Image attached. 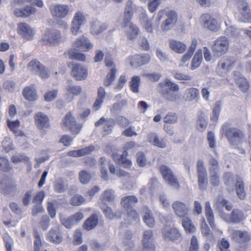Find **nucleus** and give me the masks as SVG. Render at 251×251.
<instances>
[{"mask_svg": "<svg viewBox=\"0 0 251 251\" xmlns=\"http://www.w3.org/2000/svg\"><path fill=\"white\" fill-rule=\"evenodd\" d=\"M134 10V5L133 1L131 0H128L125 9L122 27H128L126 31V34L129 40H134L140 34V29L138 27L131 22Z\"/></svg>", "mask_w": 251, "mask_h": 251, "instance_id": "obj_1", "label": "nucleus"}, {"mask_svg": "<svg viewBox=\"0 0 251 251\" xmlns=\"http://www.w3.org/2000/svg\"><path fill=\"white\" fill-rule=\"evenodd\" d=\"M165 16L167 18L162 22L160 28L163 31H167L176 24L177 21V14L174 10L167 8L159 11L156 21L159 22Z\"/></svg>", "mask_w": 251, "mask_h": 251, "instance_id": "obj_2", "label": "nucleus"}, {"mask_svg": "<svg viewBox=\"0 0 251 251\" xmlns=\"http://www.w3.org/2000/svg\"><path fill=\"white\" fill-rule=\"evenodd\" d=\"M222 130L232 145L241 143L245 137V133L241 129L236 127H231L228 123L224 124L222 126Z\"/></svg>", "mask_w": 251, "mask_h": 251, "instance_id": "obj_3", "label": "nucleus"}, {"mask_svg": "<svg viewBox=\"0 0 251 251\" xmlns=\"http://www.w3.org/2000/svg\"><path fill=\"white\" fill-rule=\"evenodd\" d=\"M159 85L161 88L162 95L164 96L168 100L175 101L179 98L178 94L170 93V92H174L178 91L179 87L177 84L172 82L170 80L166 79L164 81L160 83Z\"/></svg>", "mask_w": 251, "mask_h": 251, "instance_id": "obj_4", "label": "nucleus"}, {"mask_svg": "<svg viewBox=\"0 0 251 251\" xmlns=\"http://www.w3.org/2000/svg\"><path fill=\"white\" fill-rule=\"evenodd\" d=\"M237 62L235 57L232 56H226L219 60L217 67L216 72L220 76H224L232 70Z\"/></svg>", "mask_w": 251, "mask_h": 251, "instance_id": "obj_5", "label": "nucleus"}, {"mask_svg": "<svg viewBox=\"0 0 251 251\" xmlns=\"http://www.w3.org/2000/svg\"><path fill=\"white\" fill-rule=\"evenodd\" d=\"M229 48V42L227 38L220 36L215 40L211 50L215 55L222 56L228 52Z\"/></svg>", "mask_w": 251, "mask_h": 251, "instance_id": "obj_6", "label": "nucleus"}, {"mask_svg": "<svg viewBox=\"0 0 251 251\" xmlns=\"http://www.w3.org/2000/svg\"><path fill=\"white\" fill-rule=\"evenodd\" d=\"M237 9L241 17L240 21L244 23H251V9L245 0H238Z\"/></svg>", "mask_w": 251, "mask_h": 251, "instance_id": "obj_7", "label": "nucleus"}, {"mask_svg": "<svg viewBox=\"0 0 251 251\" xmlns=\"http://www.w3.org/2000/svg\"><path fill=\"white\" fill-rule=\"evenodd\" d=\"M0 185L3 187V191L5 194L14 196L17 192V184L12 176H5L1 179Z\"/></svg>", "mask_w": 251, "mask_h": 251, "instance_id": "obj_8", "label": "nucleus"}, {"mask_svg": "<svg viewBox=\"0 0 251 251\" xmlns=\"http://www.w3.org/2000/svg\"><path fill=\"white\" fill-rule=\"evenodd\" d=\"M162 233L164 239L166 241L179 242L182 238L179 231L175 227L165 226L162 229Z\"/></svg>", "mask_w": 251, "mask_h": 251, "instance_id": "obj_9", "label": "nucleus"}, {"mask_svg": "<svg viewBox=\"0 0 251 251\" xmlns=\"http://www.w3.org/2000/svg\"><path fill=\"white\" fill-rule=\"evenodd\" d=\"M61 126L67 127L73 134H77L82 127L81 125L77 123L75 118L70 112L64 117Z\"/></svg>", "mask_w": 251, "mask_h": 251, "instance_id": "obj_10", "label": "nucleus"}, {"mask_svg": "<svg viewBox=\"0 0 251 251\" xmlns=\"http://www.w3.org/2000/svg\"><path fill=\"white\" fill-rule=\"evenodd\" d=\"M159 170L163 179L169 185L176 188H179V182L171 169L165 165H162L160 166Z\"/></svg>", "mask_w": 251, "mask_h": 251, "instance_id": "obj_11", "label": "nucleus"}, {"mask_svg": "<svg viewBox=\"0 0 251 251\" xmlns=\"http://www.w3.org/2000/svg\"><path fill=\"white\" fill-rule=\"evenodd\" d=\"M143 248L139 251H155V246L153 243V233L151 230H147L143 233L142 240Z\"/></svg>", "mask_w": 251, "mask_h": 251, "instance_id": "obj_12", "label": "nucleus"}, {"mask_svg": "<svg viewBox=\"0 0 251 251\" xmlns=\"http://www.w3.org/2000/svg\"><path fill=\"white\" fill-rule=\"evenodd\" d=\"M200 20L203 27L212 31L218 30L219 27L216 20L209 13L202 14Z\"/></svg>", "mask_w": 251, "mask_h": 251, "instance_id": "obj_13", "label": "nucleus"}, {"mask_svg": "<svg viewBox=\"0 0 251 251\" xmlns=\"http://www.w3.org/2000/svg\"><path fill=\"white\" fill-rule=\"evenodd\" d=\"M72 46L75 49L87 52L92 49L93 45L87 37L81 36L73 42Z\"/></svg>", "mask_w": 251, "mask_h": 251, "instance_id": "obj_14", "label": "nucleus"}, {"mask_svg": "<svg viewBox=\"0 0 251 251\" xmlns=\"http://www.w3.org/2000/svg\"><path fill=\"white\" fill-rule=\"evenodd\" d=\"M198 176V184L200 189H204L207 184V173L202 160H199L197 164Z\"/></svg>", "mask_w": 251, "mask_h": 251, "instance_id": "obj_15", "label": "nucleus"}, {"mask_svg": "<svg viewBox=\"0 0 251 251\" xmlns=\"http://www.w3.org/2000/svg\"><path fill=\"white\" fill-rule=\"evenodd\" d=\"M43 41L46 45L58 43L61 40L60 32L55 30L48 29L43 37Z\"/></svg>", "mask_w": 251, "mask_h": 251, "instance_id": "obj_16", "label": "nucleus"}, {"mask_svg": "<svg viewBox=\"0 0 251 251\" xmlns=\"http://www.w3.org/2000/svg\"><path fill=\"white\" fill-rule=\"evenodd\" d=\"M34 118L35 124L38 129L42 130L50 127L49 118L44 113L38 112L35 114Z\"/></svg>", "mask_w": 251, "mask_h": 251, "instance_id": "obj_17", "label": "nucleus"}, {"mask_svg": "<svg viewBox=\"0 0 251 251\" xmlns=\"http://www.w3.org/2000/svg\"><path fill=\"white\" fill-rule=\"evenodd\" d=\"M17 31L26 41L31 40L34 34L33 30L25 23H20L18 24Z\"/></svg>", "mask_w": 251, "mask_h": 251, "instance_id": "obj_18", "label": "nucleus"}, {"mask_svg": "<svg viewBox=\"0 0 251 251\" xmlns=\"http://www.w3.org/2000/svg\"><path fill=\"white\" fill-rule=\"evenodd\" d=\"M50 10L53 17L63 18L68 14L69 7L67 5L56 4L50 6Z\"/></svg>", "mask_w": 251, "mask_h": 251, "instance_id": "obj_19", "label": "nucleus"}, {"mask_svg": "<svg viewBox=\"0 0 251 251\" xmlns=\"http://www.w3.org/2000/svg\"><path fill=\"white\" fill-rule=\"evenodd\" d=\"M71 73L76 80H84L88 75L87 69L79 64L73 65Z\"/></svg>", "mask_w": 251, "mask_h": 251, "instance_id": "obj_20", "label": "nucleus"}, {"mask_svg": "<svg viewBox=\"0 0 251 251\" xmlns=\"http://www.w3.org/2000/svg\"><path fill=\"white\" fill-rule=\"evenodd\" d=\"M85 20V17L82 12L78 11L75 13L72 21L71 29L73 34L76 35L80 26L84 24Z\"/></svg>", "mask_w": 251, "mask_h": 251, "instance_id": "obj_21", "label": "nucleus"}, {"mask_svg": "<svg viewBox=\"0 0 251 251\" xmlns=\"http://www.w3.org/2000/svg\"><path fill=\"white\" fill-rule=\"evenodd\" d=\"M151 60V56L147 53L135 54L133 56L130 60L132 66L139 67L148 64Z\"/></svg>", "mask_w": 251, "mask_h": 251, "instance_id": "obj_22", "label": "nucleus"}, {"mask_svg": "<svg viewBox=\"0 0 251 251\" xmlns=\"http://www.w3.org/2000/svg\"><path fill=\"white\" fill-rule=\"evenodd\" d=\"M103 124L102 134L104 136L110 134L113 129L114 125V122L112 119H106L104 117H101L100 119L95 123V126L98 127L100 125Z\"/></svg>", "mask_w": 251, "mask_h": 251, "instance_id": "obj_23", "label": "nucleus"}, {"mask_svg": "<svg viewBox=\"0 0 251 251\" xmlns=\"http://www.w3.org/2000/svg\"><path fill=\"white\" fill-rule=\"evenodd\" d=\"M232 240L240 244L246 243L251 239L250 234L246 231L234 230L232 234Z\"/></svg>", "mask_w": 251, "mask_h": 251, "instance_id": "obj_24", "label": "nucleus"}, {"mask_svg": "<svg viewBox=\"0 0 251 251\" xmlns=\"http://www.w3.org/2000/svg\"><path fill=\"white\" fill-rule=\"evenodd\" d=\"M148 139L149 142L158 148H165L167 146L166 140L159 137L155 133L151 132L148 134Z\"/></svg>", "mask_w": 251, "mask_h": 251, "instance_id": "obj_25", "label": "nucleus"}, {"mask_svg": "<svg viewBox=\"0 0 251 251\" xmlns=\"http://www.w3.org/2000/svg\"><path fill=\"white\" fill-rule=\"evenodd\" d=\"M36 12V9L31 6L26 5L23 8H16L14 14L17 17L26 18L34 14Z\"/></svg>", "mask_w": 251, "mask_h": 251, "instance_id": "obj_26", "label": "nucleus"}, {"mask_svg": "<svg viewBox=\"0 0 251 251\" xmlns=\"http://www.w3.org/2000/svg\"><path fill=\"white\" fill-rule=\"evenodd\" d=\"M172 207L178 217L183 218L188 214V209L183 202L176 201L172 204Z\"/></svg>", "mask_w": 251, "mask_h": 251, "instance_id": "obj_27", "label": "nucleus"}, {"mask_svg": "<svg viewBox=\"0 0 251 251\" xmlns=\"http://www.w3.org/2000/svg\"><path fill=\"white\" fill-rule=\"evenodd\" d=\"M128 153L126 151H124L123 153L119 156L117 153L112 154V158L116 162L121 164L124 167L130 168L132 162L126 158Z\"/></svg>", "mask_w": 251, "mask_h": 251, "instance_id": "obj_28", "label": "nucleus"}, {"mask_svg": "<svg viewBox=\"0 0 251 251\" xmlns=\"http://www.w3.org/2000/svg\"><path fill=\"white\" fill-rule=\"evenodd\" d=\"M48 240L54 244H59L63 241L62 233L58 228L51 229L48 233Z\"/></svg>", "mask_w": 251, "mask_h": 251, "instance_id": "obj_29", "label": "nucleus"}, {"mask_svg": "<svg viewBox=\"0 0 251 251\" xmlns=\"http://www.w3.org/2000/svg\"><path fill=\"white\" fill-rule=\"evenodd\" d=\"M106 95L105 89L102 87H100L98 89L97 96L93 105V109L95 111L98 110L101 106L104 101Z\"/></svg>", "mask_w": 251, "mask_h": 251, "instance_id": "obj_30", "label": "nucleus"}, {"mask_svg": "<svg viewBox=\"0 0 251 251\" xmlns=\"http://www.w3.org/2000/svg\"><path fill=\"white\" fill-rule=\"evenodd\" d=\"M23 95L28 101H33L38 98L37 92L33 85L25 87L23 91Z\"/></svg>", "mask_w": 251, "mask_h": 251, "instance_id": "obj_31", "label": "nucleus"}, {"mask_svg": "<svg viewBox=\"0 0 251 251\" xmlns=\"http://www.w3.org/2000/svg\"><path fill=\"white\" fill-rule=\"evenodd\" d=\"M6 122L7 126L10 130L12 131L16 136L22 137L25 135L21 130L19 129L20 126V122L19 120L10 121L8 119Z\"/></svg>", "mask_w": 251, "mask_h": 251, "instance_id": "obj_32", "label": "nucleus"}, {"mask_svg": "<svg viewBox=\"0 0 251 251\" xmlns=\"http://www.w3.org/2000/svg\"><path fill=\"white\" fill-rule=\"evenodd\" d=\"M138 201V198L135 196H127L123 197L121 200V205L125 209L133 207V205Z\"/></svg>", "mask_w": 251, "mask_h": 251, "instance_id": "obj_33", "label": "nucleus"}, {"mask_svg": "<svg viewBox=\"0 0 251 251\" xmlns=\"http://www.w3.org/2000/svg\"><path fill=\"white\" fill-rule=\"evenodd\" d=\"M99 217L97 214H92L84 222L83 228L87 230H91L98 224Z\"/></svg>", "mask_w": 251, "mask_h": 251, "instance_id": "obj_34", "label": "nucleus"}, {"mask_svg": "<svg viewBox=\"0 0 251 251\" xmlns=\"http://www.w3.org/2000/svg\"><path fill=\"white\" fill-rule=\"evenodd\" d=\"M169 46L172 50L178 53H183L186 49L185 44L174 39L169 41Z\"/></svg>", "mask_w": 251, "mask_h": 251, "instance_id": "obj_35", "label": "nucleus"}, {"mask_svg": "<svg viewBox=\"0 0 251 251\" xmlns=\"http://www.w3.org/2000/svg\"><path fill=\"white\" fill-rule=\"evenodd\" d=\"M235 189L238 198L241 200H244L246 197L244 183L242 179L238 176H236Z\"/></svg>", "mask_w": 251, "mask_h": 251, "instance_id": "obj_36", "label": "nucleus"}, {"mask_svg": "<svg viewBox=\"0 0 251 251\" xmlns=\"http://www.w3.org/2000/svg\"><path fill=\"white\" fill-rule=\"evenodd\" d=\"M145 215L143 218L144 222L149 227H153L155 226V220L151 211L147 207H144Z\"/></svg>", "mask_w": 251, "mask_h": 251, "instance_id": "obj_37", "label": "nucleus"}, {"mask_svg": "<svg viewBox=\"0 0 251 251\" xmlns=\"http://www.w3.org/2000/svg\"><path fill=\"white\" fill-rule=\"evenodd\" d=\"M199 95V91L196 88L187 89L183 95V98L185 101H191L195 100Z\"/></svg>", "mask_w": 251, "mask_h": 251, "instance_id": "obj_38", "label": "nucleus"}, {"mask_svg": "<svg viewBox=\"0 0 251 251\" xmlns=\"http://www.w3.org/2000/svg\"><path fill=\"white\" fill-rule=\"evenodd\" d=\"M107 28L106 25L100 22L96 21L92 24L90 32L93 35H99Z\"/></svg>", "mask_w": 251, "mask_h": 251, "instance_id": "obj_39", "label": "nucleus"}, {"mask_svg": "<svg viewBox=\"0 0 251 251\" xmlns=\"http://www.w3.org/2000/svg\"><path fill=\"white\" fill-rule=\"evenodd\" d=\"M245 216L244 213L238 209H233L230 216L231 221L234 223H238L244 220Z\"/></svg>", "mask_w": 251, "mask_h": 251, "instance_id": "obj_40", "label": "nucleus"}, {"mask_svg": "<svg viewBox=\"0 0 251 251\" xmlns=\"http://www.w3.org/2000/svg\"><path fill=\"white\" fill-rule=\"evenodd\" d=\"M182 225L186 233H194L196 230L192 221L186 216L183 217Z\"/></svg>", "mask_w": 251, "mask_h": 251, "instance_id": "obj_41", "label": "nucleus"}, {"mask_svg": "<svg viewBox=\"0 0 251 251\" xmlns=\"http://www.w3.org/2000/svg\"><path fill=\"white\" fill-rule=\"evenodd\" d=\"M205 212L207 221L212 228L214 227V219L213 210L211 207L210 202L207 201L205 204Z\"/></svg>", "mask_w": 251, "mask_h": 251, "instance_id": "obj_42", "label": "nucleus"}, {"mask_svg": "<svg viewBox=\"0 0 251 251\" xmlns=\"http://www.w3.org/2000/svg\"><path fill=\"white\" fill-rule=\"evenodd\" d=\"M140 77L138 75H134L129 82V87L130 90L134 93H137L139 92V87L140 84Z\"/></svg>", "mask_w": 251, "mask_h": 251, "instance_id": "obj_43", "label": "nucleus"}, {"mask_svg": "<svg viewBox=\"0 0 251 251\" xmlns=\"http://www.w3.org/2000/svg\"><path fill=\"white\" fill-rule=\"evenodd\" d=\"M69 57L71 59H75L76 60L84 62L86 60V57L85 55L82 53L76 52L73 49H70L67 51Z\"/></svg>", "mask_w": 251, "mask_h": 251, "instance_id": "obj_44", "label": "nucleus"}, {"mask_svg": "<svg viewBox=\"0 0 251 251\" xmlns=\"http://www.w3.org/2000/svg\"><path fill=\"white\" fill-rule=\"evenodd\" d=\"M25 3H29L30 4L39 7H42L43 2L41 0H14L13 3L15 5H23Z\"/></svg>", "mask_w": 251, "mask_h": 251, "instance_id": "obj_45", "label": "nucleus"}, {"mask_svg": "<svg viewBox=\"0 0 251 251\" xmlns=\"http://www.w3.org/2000/svg\"><path fill=\"white\" fill-rule=\"evenodd\" d=\"M115 199L114 191L112 190H106L102 194L100 200L103 203L105 202H111Z\"/></svg>", "mask_w": 251, "mask_h": 251, "instance_id": "obj_46", "label": "nucleus"}, {"mask_svg": "<svg viewBox=\"0 0 251 251\" xmlns=\"http://www.w3.org/2000/svg\"><path fill=\"white\" fill-rule=\"evenodd\" d=\"M78 175L80 182L83 184H87L92 179L91 174L85 170H81Z\"/></svg>", "mask_w": 251, "mask_h": 251, "instance_id": "obj_47", "label": "nucleus"}, {"mask_svg": "<svg viewBox=\"0 0 251 251\" xmlns=\"http://www.w3.org/2000/svg\"><path fill=\"white\" fill-rule=\"evenodd\" d=\"M116 71V69L115 67L111 69L104 80V85L105 86L108 87L113 83L115 78Z\"/></svg>", "mask_w": 251, "mask_h": 251, "instance_id": "obj_48", "label": "nucleus"}, {"mask_svg": "<svg viewBox=\"0 0 251 251\" xmlns=\"http://www.w3.org/2000/svg\"><path fill=\"white\" fill-rule=\"evenodd\" d=\"M12 170V167L9 164L8 159L0 155V170L4 172H9Z\"/></svg>", "mask_w": 251, "mask_h": 251, "instance_id": "obj_49", "label": "nucleus"}, {"mask_svg": "<svg viewBox=\"0 0 251 251\" xmlns=\"http://www.w3.org/2000/svg\"><path fill=\"white\" fill-rule=\"evenodd\" d=\"M125 210L126 212L127 219L129 221H139V214L133 207L125 209Z\"/></svg>", "mask_w": 251, "mask_h": 251, "instance_id": "obj_50", "label": "nucleus"}, {"mask_svg": "<svg viewBox=\"0 0 251 251\" xmlns=\"http://www.w3.org/2000/svg\"><path fill=\"white\" fill-rule=\"evenodd\" d=\"M221 111V103L220 101H217L213 107L212 114L210 119L212 121L217 122L218 120L220 113Z\"/></svg>", "mask_w": 251, "mask_h": 251, "instance_id": "obj_51", "label": "nucleus"}, {"mask_svg": "<svg viewBox=\"0 0 251 251\" xmlns=\"http://www.w3.org/2000/svg\"><path fill=\"white\" fill-rule=\"evenodd\" d=\"M105 161L106 159L104 157H100L99 160L100 166L101 177L103 180H107L108 179V176L107 170L105 166Z\"/></svg>", "mask_w": 251, "mask_h": 251, "instance_id": "obj_52", "label": "nucleus"}, {"mask_svg": "<svg viewBox=\"0 0 251 251\" xmlns=\"http://www.w3.org/2000/svg\"><path fill=\"white\" fill-rule=\"evenodd\" d=\"M105 161L106 159L104 157H100L99 160L100 166L101 177L103 180H107L108 179V176L107 170L105 166Z\"/></svg>", "mask_w": 251, "mask_h": 251, "instance_id": "obj_53", "label": "nucleus"}, {"mask_svg": "<svg viewBox=\"0 0 251 251\" xmlns=\"http://www.w3.org/2000/svg\"><path fill=\"white\" fill-rule=\"evenodd\" d=\"M178 117L176 113L169 112L163 118V122L165 124H174L177 122Z\"/></svg>", "mask_w": 251, "mask_h": 251, "instance_id": "obj_54", "label": "nucleus"}, {"mask_svg": "<svg viewBox=\"0 0 251 251\" xmlns=\"http://www.w3.org/2000/svg\"><path fill=\"white\" fill-rule=\"evenodd\" d=\"M42 65L37 59H33L28 63L27 67L30 71L38 72L39 70L42 67Z\"/></svg>", "mask_w": 251, "mask_h": 251, "instance_id": "obj_55", "label": "nucleus"}, {"mask_svg": "<svg viewBox=\"0 0 251 251\" xmlns=\"http://www.w3.org/2000/svg\"><path fill=\"white\" fill-rule=\"evenodd\" d=\"M67 91L68 94L74 96L80 95L82 92V88L80 86L69 85L67 87Z\"/></svg>", "mask_w": 251, "mask_h": 251, "instance_id": "obj_56", "label": "nucleus"}, {"mask_svg": "<svg viewBox=\"0 0 251 251\" xmlns=\"http://www.w3.org/2000/svg\"><path fill=\"white\" fill-rule=\"evenodd\" d=\"M11 160L12 163L17 164L23 162H27L29 158L24 154H20L12 156Z\"/></svg>", "mask_w": 251, "mask_h": 251, "instance_id": "obj_57", "label": "nucleus"}, {"mask_svg": "<svg viewBox=\"0 0 251 251\" xmlns=\"http://www.w3.org/2000/svg\"><path fill=\"white\" fill-rule=\"evenodd\" d=\"M202 60V55L199 54H195L191 63V69L195 70L198 68L201 64Z\"/></svg>", "mask_w": 251, "mask_h": 251, "instance_id": "obj_58", "label": "nucleus"}, {"mask_svg": "<svg viewBox=\"0 0 251 251\" xmlns=\"http://www.w3.org/2000/svg\"><path fill=\"white\" fill-rule=\"evenodd\" d=\"M207 122L205 119V117L202 113L198 116V128L201 131L205 130L207 126Z\"/></svg>", "mask_w": 251, "mask_h": 251, "instance_id": "obj_59", "label": "nucleus"}, {"mask_svg": "<svg viewBox=\"0 0 251 251\" xmlns=\"http://www.w3.org/2000/svg\"><path fill=\"white\" fill-rule=\"evenodd\" d=\"M85 201V199L81 195H75L70 200V204L74 206H79Z\"/></svg>", "mask_w": 251, "mask_h": 251, "instance_id": "obj_60", "label": "nucleus"}, {"mask_svg": "<svg viewBox=\"0 0 251 251\" xmlns=\"http://www.w3.org/2000/svg\"><path fill=\"white\" fill-rule=\"evenodd\" d=\"M100 208L105 217L109 219H113L118 217L116 214L114 213L111 207L106 206L105 208L103 207H100Z\"/></svg>", "mask_w": 251, "mask_h": 251, "instance_id": "obj_61", "label": "nucleus"}, {"mask_svg": "<svg viewBox=\"0 0 251 251\" xmlns=\"http://www.w3.org/2000/svg\"><path fill=\"white\" fill-rule=\"evenodd\" d=\"M136 161L140 167H143L146 166L147 159L144 152H138L136 154Z\"/></svg>", "mask_w": 251, "mask_h": 251, "instance_id": "obj_62", "label": "nucleus"}, {"mask_svg": "<svg viewBox=\"0 0 251 251\" xmlns=\"http://www.w3.org/2000/svg\"><path fill=\"white\" fill-rule=\"evenodd\" d=\"M57 94L58 91L57 90L49 91L44 95L45 100L47 101H51L56 98Z\"/></svg>", "mask_w": 251, "mask_h": 251, "instance_id": "obj_63", "label": "nucleus"}, {"mask_svg": "<svg viewBox=\"0 0 251 251\" xmlns=\"http://www.w3.org/2000/svg\"><path fill=\"white\" fill-rule=\"evenodd\" d=\"M218 247L220 251H229V243L225 238H222L218 243Z\"/></svg>", "mask_w": 251, "mask_h": 251, "instance_id": "obj_64", "label": "nucleus"}]
</instances>
